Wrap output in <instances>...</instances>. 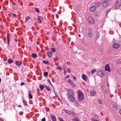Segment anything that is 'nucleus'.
<instances>
[{"label": "nucleus", "mask_w": 121, "mask_h": 121, "mask_svg": "<svg viewBox=\"0 0 121 121\" xmlns=\"http://www.w3.org/2000/svg\"><path fill=\"white\" fill-rule=\"evenodd\" d=\"M112 107L113 109L114 110H117V108L115 104H113L112 105Z\"/></svg>", "instance_id": "obj_19"}, {"label": "nucleus", "mask_w": 121, "mask_h": 121, "mask_svg": "<svg viewBox=\"0 0 121 121\" xmlns=\"http://www.w3.org/2000/svg\"><path fill=\"white\" fill-rule=\"evenodd\" d=\"M90 95L92 96H94L96 95V92L94 91H92L90 92Z\"/></svg>", "instance_id": "obj_15"}, {"label": "nucleus", "mask_w": 121, "mask_h": 121, "mask_svg": "<svg viewBox=\"0 0 121 121\" xmlns=\"http://www.w3.org/2000/svg\"><path fill=\"white\" fill-rule=\"evenodd\" d=\"M15 63L16 65L18 66H20L22 63V62L20 61H16Z\"/></svg>", "instance_id": "obj_16"}, {"label": "nucleus", "mask_w": 121, "mask_h": 121, "mask_svg": "<svg viewBox=\"0 0 121 121\" xmlns=\"http://www.w3.org/2000/svg\"><path fill=\"white\" fill-rule=\"evenodd\" d=\"M121 5V0H117L116 1V5L114 7V9H116L118 8Z\"/></svg>", "instance_id": "obj_3"}, {"label": "nucleus", "mask_w": 121, "mask_h": 121, "mask_svg": "<svg viewBox=\"0 0 121 121\" xmlns=\"http://www.w3.org/2000/svg\"><path fill=\"white\" fill-rule=\"evenodd\" d=\"M31 56L32 57L34 58H35L37 57V55L35 53H33L32 54Z\"/></svg>", "instance_id": "obj_20"}, {"label": "nucleus", "mask_w": 121, "mask_h": 121, "mask_svg": "<svg viewBox=\"0 0 121 121\" xmlns=\"http://www.w3.org/2000/svg\"><path fill=\"white\" fill-rule=\"evenodd\" d=\"M105 69L106 71H108L109 72L110 71V70L109 64H107L105 66Z\"/></svg>", "instance_id": "obj_6"}, {"label": "nucleus", "mask_w": 121, "mask_h": 121, "mask_svg": "<svg viewBox=\"0 0 121 121\" xmlns=\"http://www.w3.org/2000/svg\"><path fill=\"white\" fill-rule=\"evenodd\" d=\"M51 117L52 118V119L53 121H56V117L53 115H51Z\"/></svg>", "instance_id": "obj_17"}, {"label": "nucleus", "mask_w": 121, "mask_h": 121, "mask_svg": "<svg viewBox=\"0 0 121 121\" xmlns=\"http://www.w3.org/2000/svg\"><path fill=\"white\" fill-rule=\"evenodd\" d=\"M15 41H16V42H17V39H15Z\"/></svg>", "instance_id": "obj_57"}, {"label": "nucleus", "mask_w": 121, "mask_h": 121, "mask_svg": "<svg viewBox=\"0 0 121 121\" xmlns=\"http://www.w3.org/2000/svg\"><path fill=\"white\" fill-rule=\"evenodd\" d=\"M43 75L45 77H47L48 75V73L47 72H45L44 73Z\"/></svg>", "instance_id": "obj_27"}, {"label": "nucleus", "mask_w": 121, "mask_h": 121, "mask_svg": "<svg viewBox=\"0 0 121 121\" xmlns=\"http://www.w3.org/2000/svg\"><path fill=\"white\" fill-rule=\"evenodd\" d=\"M73 78L75 80H76V78L74 76H73Z\"/></svg>", "instance_id": "obj_48"}, {"label": "nucleus", "mask_w": 121, "mask_h": 121, "mask_svg": "<svg viewBox=\"0 0 121 121\" xmlns=\"http://www.w3.org/2000/svg\"><path fill=\"white\" fill-rule=\"evenodd\" d=\"M119 113L121 115V109L120 110Z\"/></svg>", "instance_id": "obj_54"}, {"label": "nucleus", "mask_w": 121, "mask_h": 121, "mask_svg": "<svg viewBox=\"0 0 121 121\" xmlns=\"http://www.w3.org/2000/svg\"><path fill=\"white\" fill-rule=\"evenodd\" d=\"M93 121H99L97 120H95L94 119L93 120Z\"/></svg>", "instance_id": "obj_52"}, {"label": "nucleus", "mask_w": 121, "mask_h": 121, "mask_svg": "<svg viewBox=\"0 0 121 121\" xmlns=\"http://www.w3.org/2000/svg\"><path fill=\"white\" fill-rule=\"evenodd\" d=\"M101 88L102 89H104V86H101Z\"/></svg>", "instance_id": "obj_47"}, {"label": "nucleus", "mask_w": 121, "mask_h": 121, "mask_svg": "<svg viewBox=\"0 0 121 121\" xmlns=\"http://www.w3.org/2000/svg\"><path fill=\"white\" fill-rule=\"evenodd\" d=\"M96 71V70L95 69H93L92 70H91V73L92 74L94 73L95 71Z\"/></svg>", "instance_id": "obj_32"}, {"label": "nucleus", "mask_w": 121, "mask_h": 121, "mask_svg": "<svg viewBox=\"0 0 121 121\" xmlns=\"http://www.w3.org/2000/svg\"><path fill=\"white\" fill-rule=\"evenodd\" d=\"M88 36L89 37H91V36H92L91 33L90 32L88 34Z\"/></svg>", "instance_id": "obj_35"}, {"label": "nucleus", "mask_w": 121, "mask_h": 121, "mask_svg": "<svg viewBox=\"0 0 121 121\" xmlns=\"http://www.w3.org/2000/svg\"><path fill=\"white\" fill-rule=\"evenodd\" d=\"M52 51L53 52H56V50L54 48H51Z\"/></svg>", "instance_id": "obj_34"}, {"label": "nucleus", "mask_w": 121, "mask_h": 121, "mask_svg": "<svg viewBox=\"0 0 121 121\" xmlns=\"http://www.w3.org/2000/svg\"><path fill=\"white\" fill-rule=\"evenodd\" d=\"M30 18V17H27L25 19V23H26L28 20Z\"/></svg>", "instance_id": "obj_26"}, {"label": "nucleus", "mask_w": 121, "mask_h": 121, "mask_svg": "<svg viewBox=\"0 0 121 121\" xmlns=\"http://www.w3.org/2000/svg\"><path fill=\"white\" fill-rule=\"evenodd\" d=\"M70 84L73 87H75L76 86V84L72 81Z\"/></svg>", "instance_id": "obj_25"}, {"label": "nucleus", "mask_w": 121, "mask_h": 121, "mask_svg": "<svg viewBox=\"0 0 121 121\" xmlns=\"http://www.w3.org/2000/svg\"><path fill=\"white\" fill-rule=\"evenodd\" d=\"M47 55L48 57L50 58L51 57L52 55V53L51 51H49L47 52Z\"/></svg>", "instance_id": "obj_9"}, {"label": "nucleus", "mask_w": 121, "mask_h": 121, "mask_svg": "<svg viewBox=\"0 0 121 121\" xmlns=\"http://www.w3.org/2000/svg\"><path fill=\"white\" fill-rule=\"evenodd\" d=\"M97 73L98 75L100 77L103 76L104 75V73L101 71H98Z\"/></svg>", "instance_id": "obj_5"}, {"label": "nucleus", "mask_w": 121, "mask_h": 121, "mask_svg": "<svg viewBox=\"0 0 121 121\" xmlns=\"http://www.w3.org/2000/svg\"><path fill=\"white\" fill-rule=\"evenodd\" d=\"M110 0H105V1H107L108 2Z\"/></svg>", "instance_id": "obj_56"}, {"label": "nucleus", "mask_w": 121, "mask_h": 121, "mask_svg": "<svg viewBox=\"0 0 121 121\" xmlns=\"http://www.w3.org/2000/svg\"><path fill=\"white\" fill-rule=\"evenodd\" d=\"M67 64L69 65H70V63L69 62H67Z\"/></svg>", "instance_id": "obj_50"}, {"label": "nucleus", "mask_w": 121, "mask_h": 121, "mask_svg": "<svg viewBox=\"0 0 121 121\" xmlns=\"http://www.w3.org/2000/svg\"><path fill=\"white\" fill-rule=\"evenodd\" d=\"M88 20L89 22L91 24H94L95 22L93 18L91 17H89L88 18Z\"/></svg>", "instance_id": "obj_4"}, {"label": "nucleus", "mask_w": 121, "mask_h": 121, "mask_svg": "<svg viewBox=\"0 0 121 121\" xmlns=\"http://www.w3.org/2000/svg\"><path fill=\"white\" fill-rule=\"evenodd\" d=\"M72 82V81L70 79H69L68 82V83H70Z\"/></svg>", "instance_id": "obj_41"}, {"label": "nucleus", "mask_w": 121, "mask_h": 121, "mask_svg": "<svg viewBox=\"0 0 121 121\" xmlns=\"http://www.w3.org/2000/svg\"><path fill=\"white\" fill-rule=\"evenodd\" d=\"M119 72L120 74H121V68L119 69Z\"/></svg>", "instance_id": "obj_40"}, {"label": "nucleus", "mask_w": 121, "mask_h": 121, "mask_svg": "<svg viewBox=\"0 0 121 121\" xmlns=\"http://www.w3.org/2000/svg\"><path fill=\"white\" fill-rule=\"evenodd\" d=\"M69 78V76L68 75H67L66 76L65 78V79H66L67 78Z\"/></svg>", "instance_id": "obj_44"}, {"label": "nucleus", "mask_w": 121, "mask_h": 121, "mask_svg": "<svg viewBox=\"0 0 121 121\" xmlns=\"http://www.w3.org/2000/svg\"><path fill=\"white\" fill-rule=\"evenodd\" d=\"M43 63L45 64H47L48 63V61H45L44 60L43 61Z\"/></svg>", "instance_id": "obj_29"}, {"label": "nucleus", "mask_w": 121, "mask_h": 121, "mask_svg": "<svg viewBox=\"0 0 121 121\" xmlns=\"http://www.w3.org/2000/svg\"><path fill=\"white\" fill-rule=\"evenodd\" d=\"M78 36L80 37L81 36V35H79Z\"/></svg>", "instance_id": "obj_59"}, {"label": "nucleus", "mask_w": 121, "mask_h": 121, "mask_svg": "<svg viewBox=\"0 0 121 121\" xmlns=\"http://www.w3.org/2000/svg\"><path fill=\"white\" fill-rule=\"evenodd\" d=\"M110 11V9H107V10H106V15H107L108 12Z\"/></svg>", "instance_id": "obj_36"}, {"label": "nucleus", "mask_w": 121, "mask_h": 121, "mask_svg": "<svg viewBox=\"0 0 121 121\" xmlns=\"http://www.w3.org/2000/svg\"><path fill=\"white\" fill-rule=\"evenodd\" d=\"M67 98L71 102H74L75 100L74 97V93L73 90L72 89L69 90L67 94Z\"/></svg>", "instance_id": "obj_1"}, {"label": "nucleus", "mask_w": 121, "mask_h": 121, "mask_svg": "<svg viewBox=\"0 0 121 121\" xmlns=\"http://www.w3.org/2000/svg\"><path fill=\"white\" fill-rule=\"evenodd\" d=\"M56 68L57 69H59L60 70H61L62 69V68L60 66H58Z\"/></svg>", "instance_id": "obj_30"}, {"label": "nucleus", "mask_w": 121, "mask_h": 121, "mask_svg": "<svg viewBox=\"0 0 121 121\" xmlns=\"http://www.w3.org/2000/svg\"><path fill=\"white\" fill-rule=\"evenodd\" d=\"M105 93H107L108 92V90H105Z\"/></svg>", "instance_id": "obj_53"}, {"label": "nucleus", "mask_w": 121, "mask_h": 121, "mask_svg": "<svg viewBox=\"0 0 121 121\" xmlns=\"http://www.w3.org/2000/svg\"><path fill=\"white\" fill-rule=\"evenodd\" d=\"M23 104L25 105H27L26 102L25 100H23Z\"/></svg>", "instance_id": "obj_31"}, {"label": "nucleus", "mask_w": 121, "mask_h": 121, "mask_svg": "<svg viewBox=\"0 0 121 121\" xmlns=\"http://www.w3.org/2000/svg\"><path fill=\"white\" fill-rule=\"evenodd\" d=\"M10 35V34L9 32H7V39L8 43L9 46Z\"/></svg>", "instance_id": "obj_7"}, {"label": "nucleus", "mask_w": 121, "mask_h": 121, "mask_svg": "<svg viewBox=\"0 0 121 121\" xmlns=\"http://www.w3.org/2000/svg\"><path fill=\"white\" fill-rule=\"evenodd\" d=\"M94 15L95 16H97L98 14L97 13H94Z\"/></svg>", "instance_id": "obj_43"}, {"label": "nucleus", "mask_w": 121, "mask_h": 121, "mask_svg": "<svg viewBox=\"0 0 121 121\" xmlns=\"http://www.w3.org/2000/svg\"><path fill=\"white\" fill-rule=\"evenodd\" d=\"M53 60H55V58H53Z\"/></svg>", "instance_id": "obj_63"}, {"label": "nucleus", "mask_w": 121, "mask_h": 121, "mask_svg": "<svg viewBox=\"0 0 121 121\" xmlns=\"http://www.w3.org/2000/svg\"><path fill=\"white\" fill-rule=\"evenodd\" d=\"M108 2L107 1H104L103 3V6L104 7H106L108 6Z\"/></svg>", "instance_id": "obj_10"}, {"label": "nucleus", "mask_w": 121, "mask_h": 121, "mask_svg": "<svg viewBox=\"0 0 121 121\" xmlns=\"http://www.w3.org/2000/svg\"><path fill=\"white\" fill-rule=\"evenodd\" d=\"M82 77L84 81H86V80L88 78L84 74H82Z\"/></svg>", "instance_id": "obj_14"}, {"label": "nucleus", "mask_w": 121, "mask_h": 121, "mask_svg": "<svg viewBox=\"0 0 121 121\" xmlns=\"http://www.w3.org/2000/svg\"><path fill=\"white\" fill-rule=\"evenodd\" d=\"M64 110L66 113L68 114L69 115H71L72 114V112L68 110L65 109H64Z\"/></svg>", "instance_id": "obj_12"}, {"label": "nucleus", "mask_w": 121, "mask_h": 121, "mask_svg": "<svg viewBox=\"0 0 121 121\" xmlns=\"http://www.w3.org/2000/svg\"><path fill=\"white\" fill-rule=\"evenodd\" d=\"M66 70H65L64 71V73L65 75H66Z\"/></svg>", "instance_id": "obj_51"}, {"label": "nucleus", "mask_w": 121, "mask_h": 121, "mask_svg": "<svg viewBox=\"0 0 121 121\" xmlns=\"http://www.w3.org/2000/svg\"><path fill=\"white\" fill-rule=\"evenodd\" d=\"M56 17L57 18H58V17H59V16H58V15H56Z\"/></svg>", "instance_id": "obj_55"}, {"label": "nucleus", "mask_w": 121, "mask_h": 121, "mask_svg": "<svg viewBox=\"0 0 121 121\" xmlns=\"http://www.w3.org/2000/svg\"><path fill=\"white\" fill-rule=\"evenodd\" d=\"M54 93H55V94L56 95V94L55 93V91H54Z\"/></svg>", "instance_id": "obj_62"}, {"label": "nucleus", "mask_w": 121, "mask_h": 121, "mask_svg": "<svg viewBox=\"0 0 121 121\" xmlns=\"http://www.w3.org/2000/svg\"><path fill=\"white\" fill-rule=\"evenodd\" d=\"M119 45L116 43H114L113 45V47L116 49L118 48L119 47Z\"/></svg>", "instance_id": "obj_8"}, {"label": "nucleus", "mask_w": 121, "mask_h": 121, "mask_svg": "<svg viewBox=\"0 0 121 121\" xmlns=\"http://www.w3.org/2000/svg\"><path fill=\"white\" fill-rule=\"evenodd\" d=\"M45 88H46V89L48 90V91H51V89L48 86L44 85Z\"/></svg>", "instance_id": "obj_21"}, {"label": "nucleus", "mask_w": 121, "mask_h": 121, "mask_svg": "<svg viewBox=\"0 0 121 121\" xmlns=\"http://www.w3.org/2000/svg\"><path fill=\"white\" fill-rule=\"evenodd\" d=\"M25 84V83L23 82H22L20 83V85H22Z\"/></svg>", "instance_id": "obj_46"}, {"label": "nucleus", "mask_w": 121, "mask_h": 121, "mask_svg": "<svg viewBox=\"0 0 121 121\" xmlns=\"http://www.w3.org/2000/svg\"><path fill=\"white\" fill-rule=\"evenodd\" d=\"M55 59L56 60H59V59H58V57H56V58H55Z\"/></svg>", "instance_id": "obj_49"}, {"label": "nucleus", "mask_w": 121, "mask_h": 121, "mask_svg": "<svg viewBox=\"0 0 121 121\" xmlns=\"http://www.w3.org/2000/svg\"><path fill=\"white\" fill-rule=\"evenodd\" d=\"M96 8L95 6H92L90 8V10L92 12H94L96 10Z\"/></svg>", "instance_id": "obj_11"}, {"label": "nucleus", "mask_w": 121, "mask_h": 121, "mask_svg": "<svg viewBox=\"0 0 121 121\" xmlns=\"http://www.w3.org/2000/svg\"><path fill=\"white\" fill-rule=\"evenodd\" d=\"M35 11L37 12H39V9L38 8H35Z\"/></svg>", "instance_id": "obj_28"}, {"label": "nucleus", "mask_w": 121, "mask_h": 121, "mask_svg": "<svg viewBox=\"0 0 121 121\" xmlns=\"http://www.w3.org/2000/svg\"><path fill=\"white\" fill-rule=\"evenodd\" d=\"M74 121H80L79 119L77 118H75L74 119Z\"/></svg>", "instance_id": "obj_38"}, {"label": "nucleus", "mask_w": 121, "mask_h": 121, "mask_svg": "<svg viewBox=\"0 0 121 121\" xmlns=\"http://www.w3.org/2000/svg\"><path fill=\"white\" fill-rule=\"evenodd\" d=\"M52 40H53L54 41H55V40H54V39H52Z\"/></svg>", "instance_id": "obj_61"}, {"label": "nucleus", "mask_w": 121, "mask_h": 121, "mask_svg": "<svg viewBox=\"0 0 121 121\" xmlns=\"http://www.w3.org/2000/svg\"><path fill=\"white\" fill-rule=\"evenodd\" d=\"M100 5L99 3H98L96 2L95 3V5L94 6H95L96 7H99L100 6Z\"/></svg>", "instance_id": "obj_24"}, {"label": "nucleus", "mask_w": 121, "mask_h": 121, "mask_svg": "<svg viewBox=\"0 0 121 121\" xmlns=\"http://www.w3.org/2000/svg\"><path fill=\"white\" fill-rule=\"evenodd\" d=\"M47 81H48V82H49V83L50 84L51 86H52V85L51 83V82L50 81V80L49 79H48V80H47Z\"/></svg>", "instance_id": "obj_37"}, {"label": "nucleus", "mask_w": 121, "mask_h": 121, "mask_svg": "<svg viewBox=\"0 0 121 121\" xmlns=\"http://www.w3.org/2000/svg\"><path fill=\"white\" fill-rule=\"evenodd\" d=\"M58 119L60 121H62L63 120L60 117H59Z\"/></svg>", "instance_id": "obj_39"}, {"label": "nucleus", "mask_w": 121, "mask_h": 121, "mask_svg": "<svg viewBox=\"0 0 121 121\" xmlns=\"http://www.w3.org/2000/svg\"><path fill=\"white\" fill-rule=\"evenodd\" d=\"M46 121L45 118L44 117L41 120V121Z\"/></svg>", "instance_id": "obj_42"}, {"label": "nucleus", "mask_w": 121, "mask_h": 121, "mask_svg": "<svg viewBox=\"0 0 121 121\" xmlns=\"http://www.w3.org/2000/svg\"><path fill=\"white\" fill-rule=\"evenodd\" d=\"M28 98L29 99H32L33 98L31 94V92L30 91H28Z\"/></svg>", "instance_id": "obj_18"}, {"label": "nucleus", "mask_w": 121, "mask_h": 121, "mask_svg": "<svg viewBox=\"0 0 121 121\" xmlns=\"http://www.w3.org/2000/svg\"><path fill=\"white\" fill-rule=\"evenodd\" d=\"M18 106L19 107H21V106L20 105H18Z\"/></svg>", "instance_id": "obj_58"}, {"label": "nucleus", "mask_w": 121, "mask_h": 121, "mask_svg": "<svg viewBox=\"0 0 121 121\" xmlns=\"http://www.w3.org/2000/svg\"><path fill=\"white\" fill-rule=\"evenodd\" d=\"M39 87L41 90H42L44 88V86L43 85H40L39 86Z\"/></svg>", "instance_id": "obj_23"}, {"label": "nucleus", "mask_w": 121, "mask_h": 121, "mask_svg": "<svg viewBox=\"0 0 121 121\" xmlns=\"http://www.w3.org/2000/svg\"><path fill=\"white\" fill-rule=\"evenodd\" d=\"M77 94L78 95V100L80 101H82L84 98V95L79 90L77 91Z\"/></svg>", "instance_id": "obj_2"}, {"label": "nucleus", "mask_w": 121, "mask_h": 121, "mask_svg": "<svg viewBox=\"0 0 121 121\" xmlns=\"http://www.w3.org/2000/svg\"><path fill=\"white\" fill-rule=\"evenodd\" d=\"M7 62L9 64H10L13 63V60L10 59H9L7 60Z\"/></svg>", "instance_id": "obj_22"}, {"label": "nucleus", "mask_w": 121, "mask_h": 121, "mask_svg": "<svg viewBox=\"0 0 121 121\" xmlns=\"http://www.w3.org/2000/svg\"><path fill=\"white\" fill-rule=\"evenodd\" d=\"M62 121H64V120H63Z\"/></svg>", "instance_id": "obj_64"}, {"label": "nucleus", "mask_w": 121, "mask_h": 121, "mask_svg": "<svg viewBox=\"0 0 121 121\" xmlns=\"http://www.w3.org/2000/svg\"><path fill=\"white\" fill-rule=\"evenodd\" d=\"M98 101L100 104H102L103 103L102 100L101 99H99L98 100Z\"/></svg>", "instance_id": "obj_33"}, {"label": "nucleus", "mask_w": 121, "mask_h": 121, "mask_svg": "<svg viewBox=\"0 0 121 121\" xmlns=\"http://www.w3.org/2000/svg\"><path fill=\"white\" fill-rule=\"evenodd\" d=\"M13 16L15 17H16V14L13 13L12 14Z\"/></svg>", "instance_id": "obj_45"}, {"label": "nucleus", "mask_w": 121, "mask_h": 121, "mask_svg": "<svg viewBox=\"0 0 121 121\" xmlns=\"http://www.w3.org/2000/svg\"><path fill=\"white\" fill-rule=\"evenodd\" d=\"M1 79L0 78V82H1Z\"/></svg>", "instance_id": "obj_60"}, {"label": "nucleus", "mask_w": 121, "mask_h": 121, "mask_svg": "<svg viewBox=\"0 0 121 121\" xmlns=\"http://www.w3.org/2000/svg\"><path fill=\"white\" fill-rule=\"evenodd\" d=\"M42 19V17H41L40 16H38L37 20L38 22L39 23H41V20Z\"/></svg>", "instance_id": "obj_13"}]
</instances>
